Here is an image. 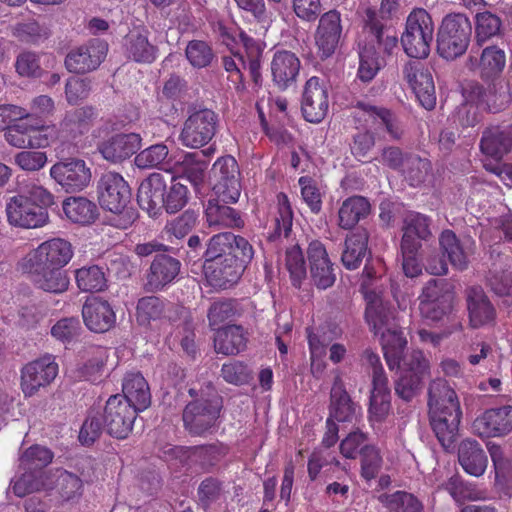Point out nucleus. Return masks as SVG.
<instances>
[{
    "label": "nucleus",
    "mask_w": 512,
    "mask_h": 512,
    "mask_svg": "<svg viewBox=\"0 0 512 512\" xmlns=\"http://www.w3.org/2000/svg\"><path fill=\"white\" fill-rule=\"evenodd\" d=\"M5 211L8 223L15 227L33 229L48 222L46 209L19 194L7 201Z\"/></svg>",
    "instance_id": "11"
},
{
    "label": "nucleus",
    "mask_w": 512,
    "mask_h": 512,
    "mask_svg": "<svg viewBox=\"0 0 512 512\" xmlns=\"http://www.w3.org/2000/svg\"><path fill=\"white\" fill-rule=\"evenodd\" d=\"M285 266L295 286H299L306 277V265L303 252L298 245H293L286 250Z\"/></svg>",
    "instance_id": "58"
},
{
    "label": "nucleus",
    "mask_w": 512,
    "mask_h": 512,
    "mask_svg": "<svg viewBox=\"0 0 512 512\" xmlns=\"http://www.w3.org/2000/svg\"><path fill=\"white\" fill-rule=\"evenodd\" d=\"M50 177L67 193L84 190L91 182L90 167L83 159L65 158L50 168Z\"/></svg>",
    "instance_id": "8"
},
{
    "label": "nucleus",
    "mask_w": 512,
    "mask_h": 512,
    "mask_svg": "<svg viewBox=\"0 0 512 512\" xmlns=\"http://www.w3.org/2000/svg\"><path fill=\"white\" fill-rule=\"evenodd\" d=\"M474 432L481 438L502 437L512 431V406L487 409L473 422Z\"/></svg>",
    "instance_id": "19"
},
{
    "label": "nucleus",
    "mask_w": 512,
    "mask_h": 512,
    "mask_svg": "<svg viewBox=\"0 0 512 512\" xmlns=\"http://www.w3.org/2000/svg\"><path fill=\"white\" fill-rule=\"evenodd\" d=\"M137 413L139 412L120 394L111 396L106 402L103 414L107 432L115 438H126L132 431Z\"/></svg>",
    "instance_id": "9"
},
{
    "label": "nucleus",
    "mask_w": 512,
    "mask_h": 512,
    "mask_svg": "<svg viewBox=\"0 0 512 512\" xmlns=\"http://www.w3.org/2000/svg\"><path fill=\"white\" fill-rule=\"evenodd\" d=\"M301 62L299 58L290 51H277L271 61V74L274 83L280 89L288 88L295 82L299 74Z\"/></svg>",
    "instance_id": "30"
},
{
    "label": "nucleus",
    "mask_w": 512,
    "mask_h": 512,
    "mask_svg": "<svg viewBox=\"0 0 512 512\" xmlns=\"http://www.w3.org/2000/svg\"><path fill=\"white\" fill-rule=\"evenodd\" d=\"M458 461L463 470L474 477L482 476L488 465V458L480 443L466 439L459 444Z\"/></svg>",
    "instance_id": "32"
},
{
    "label": "nucleus",
    "mask_w": 512,
    "mask_h": 512,
    "mask_svg": "<svg viewBox=\"0 0 512 512\" xmlns=\"http://www.w3.org/2000/svg\"><path fill=\"white\" fill-rule=\"evenodd\" d=\"M243 265L238 261V255L228 254L217 260L205 261L204 275L209 284L215 288H228L235 284L241 276Z\"/></svg>",
    "instance_id": "17"
},
{
    "label": "nucleus",
    "mask_w": 512,
    "mask_h": 512,
    "mask_svg": "<svg viewBox=\"0 0 512 512\" xmlns=\"http://www.w3.org/2000/svg\"><path fill=\"white\" fill-rule=\"evenodd\" d=\"M512 147L511 133L500 126L486 128L480 140V150L483 154L495 160H501Z\"/></svg>",
    "instance_id": "33"
},
{
    "label": "nucleus",
    "mask_w": 512,
    "mask_h": 512,
    "mask_svg": "<svg viewBox=\"0 0 512 512\" xmlns=\"http://www.w3.org/2000/svg\"><path fill=\"white\" fill-rule=\"evenodd\" d=\"M217 115L209 109L191 114L184 122L179 139L189 148H200L206 145L215 135Z\"/></svg>",
    "instance_id": "10"
},
{
    "label": "nucleus",
    "mask_w": 512,
    "mask_h": 512,
    "mask_svg": "<svg viewBox=\"0 0 512 512\" xmlns=\"http://www.w3.org/2000/svg\"><path fill=\"white\" fill-rule=\"evenodd\" d=\"M166 461L179 460L180 463L199 462L203 467L213 465L217 460V449L215 446H199V447H166L164 450Z\"/></svg>",
    "instance_id": "36"
},
{
    "label": "nucleus",
    "mask_w": 512,
    "mask_h": 512,
    "mask_svg": "<svg viewBox=\"0 0 512 512\" xmlns=\"http://www.w3.org/2000/svg\"><path fill=\"white\" fill-rule=\"evenodd\" d=\"M78 288L83 292H97L106 286L104 272L96 265L82 267L75 274Z\"/></svg>",
    "instance_id": "53"
},
{
    "label": "nucleus",
    "mask_w": 512,
    "mask_h": 512,
    "mask_svg": "<svg viewBox=\"0 0 512 512\" xmlns=\"http://www.w3.org/2000/svg\"><path fill=\"white\" fill-rule=\"evenodd\" d=\"M198 498L204 509H208L212 505L221 502L224 500L222 484L214 478L203 480L198 488Z\"/></svg>",
    "instance_id": "59"
},
{
    "label": "nucleus",
    "mask_w": 512,
    "mask_h": 512,
    "mask_svg": "<svg viewBox=\"0 0 512 512\" xmlns=\"http://www.w3.org/2000/svg\"><path fill=\"white\" fill-rule=\"evenodd\" d=\"M506 65V54L497 46L485 47L478 59L475 55H469L465 66L470 71L480 70L483 79L498 77Z\"/></svg>",
    "instance_id": "25"
},
{
    "label": "nucleus",
    "mask_w": 512,
    "mask_h": 512,
    "mask_svg": "<svg viewBox=\"0 0 512 512\" xmlns=\"http://www.w3.org/2000/svg\"><path fill=\"white\" fill-rule=\"evenodd\" d=\"M246 346L244 330L240 326L230 325L218 330L214 338L217 353L233 355L242 351Z\"/></svg>",
    "instance_id": "40"
},
{
    "label": "nucleus",
    "mask_w": 512,
    "mask_h": 512,
    "mask_svg": "<svg viewBox=\"0 0 512 512\" xmlns=\"http://www.w3.org/2000/svg\"><path fill=\"white\" fill-rule=\"evenodd\" d=\"M63 211L74 223L89 224L96 216V206L84 197H70L63 202Z\"/></svg>",
    "instance_id": "44"
},
{
    "label": "nucleus",
    "mask_w": 512,
    "mask_h": 512,
    "mask_svg": "<svg viewBox=\"0 0 512 512\" xmlns=\"http://www.w3.org/2000/svg\"><path fill=\"white\" fill-rule=\"evenodd\" d=\"M328 108L327 87L318 77L309 78L304 86L301 102L304 118L311 123H320L327 115Z\"/></svg>",
    "instance_id": "16"
},
{
    "label": "nucleus",
    "mask_w": 512,
    "mask_h": 512,
    "mask_svg": "<svg viewBox=\"0 0 512 512\" xmlns=\"http://www.w3.org/2000/svg\"><path fill=\"white\" fill-rule=\"evenodd\" d=\"M233 240L234 234L230 232L214 235L208 243L205 261H213L228 254H233Z\"/></svg>",
    "instance_id": "60"
},
{
    "label": "nucleus",
    "mask_w": 512,
    "mask_h": 512,
    "mask_svg": "<svg viewBox=\"0 0 512 512\" xmlns=\"http://www.w3.org/2000/svg\"><path fill=\"white\" fill-rule=\"evenodd\" d=\"M180 263L167 255L157 256L150 267L148 274V285L152 289H160L172 282L178 275Z\"/></svg>",
    "instance_id": "38"
},
{
    "label": "nucleus",
    "mask_w": 512,
    "mask_h": 512,
    "mask_svg": "<svg viewBox=\"0 0 512 512\" xmlns=\"http://www.w3.org/2000/svg\"><path fill=\"white\" fill-rule=\"evenodd\" d=\"M447 395L448 386L445 379H437L430 384L428 400L430 422L438 441L444 449L447 448L448 442Z\"/></svg>",
    "instance_id": "14"
},
{
    "label": "nucleus",
    "mask_w": 512,
    "mask_h": 512,
    "mask_svg": "<svg viewBox=\"0 0 512 512\" xmlns=\"http://www.w3.org/2000/svg\"><path fill=\"white\" fill-rule=\"evenodd\" d=\"M307 255L314 284L319 289H327L332 286L336 277L324 244L318 240H313L308 246Z\"/></svg>",
    "instance_id": "21"
},
{
    "label": "nucleus",
    "mask_w": 512,
    "mask_h": 512,
    "mask_svg": "<svg viewBox=\"0 0 512 512\" xmlns=\"http://www.w3.org/2000/svg\"><path fill=\"white\" fill-rule=\"evenodd\" d=\"M330 401V415L338 422H355L361 414V407L351 400L340 374L334 378Z\"/></svg>",
    "instance_id": "23"
},
{
    "label": "nucleus",
    "mask_w": 512,
    "mask_h": 512,
    "mask_svg": "<svg viewBox=\"0 0 512 512\" xmlns=\"http://www.w3.org/2000/svg\"><path fill=\"white\" fill-rule=\"evenodd\" d=\"M46 477H39V474L33 470H22L19 476H16L11 482V488L15 495L24 497L27 494L47 489Z\"/></svg>",
    "instance_id": "49"
},
{
    "label": "nucleus",
    "mask_w": 512,
    "mask_h": 512,
    "mask_svg": "<svg viewBox=\"0 0 512 512\" xmlns=\"http://www.w3.org/2000/svg\"><path fill=\"white\" fill-rule=\"evenodd\" d=\"M169 154L164 144H155L142 150L135 157V164L141 169L162 168Z\"/></svg>",
    "instance_id": "57"
},
{
    "label": "nucleus",
    "mask_w": 512,
    "mask_h": 512,
    "mask_svg": "<svg viewBox=\"0 0 512 512\" xmlns=\"http://www.w3.org/2000/svg\"><path fill=\"white\" fill-rule=\"evenodd\" d=\"M434 24L424 9H414L407 17L405 31L401 37L404 52L412 58H426L433 40Z\"/></svg>",
    "instance_id": "3"
},
{
    "label": "nucleus",
    "mask_w": 512,
    "mask_h": 512,
    "mask_svg": "<svg viewBox=\"0 0 512 512\" xmlns=\"http://www.w3.org/2000/svg\"><path fill=\"white\" fill-rule=\"evenodd\" d=\"M165 309V303L156 296H147L138 300L136 319L142 326H148L152 321L160 319Z\"/></svg>",
    "instance_id": "52"
},
{
    "label": "nucleus",
    "mask_w": 512,
    "mask_h": 512,
    "mask_svg": "<svg viewBox=\"0 0 512 512\" xmlns=\"http://www.w3.org/2000/svg\"><path fill=\"white\" fill-rule=\"evenodd\" d=\"M124 54L137 63H152L157 57V47L148 40V31L144 28L131 30L124 38Z\"/></svg>",
    "instance_id": "29"
},
{
    "label": "nucleus",
    "mask_w": 512,
    "mask_h": 512,
    "mask_svg": "<svg viewBox=\"0 0 512 512\" xmlns=\"http://www.w3.org/2000/svg\"><path fill=\"white\" fill-rule=\"evenodd\" d=\"M368 24H369V36L370 40L367 44L375 43L378 45L376 48L378 56L382 52L383 54L391 55L397 48L398 38L397 35L385 28L382 24L375 19V12L372 10L367 11Z\"/></svg>",
    "instance_id": "41"
},
{
    "label": "nucleus",
    "mask_w": 512,
    "mask_h": 512,
    "mask_svg": "<svg viewBox=\"0 0 512 512\" xmlns=\"http://www.w3.org/2000/svg\"><path fill=\"white\" fill-rule=\"evenodd\" d=\"M177 166L180 173L178 176L180 180L185 178L195 187L203 183L208 164L206 161L200 160L197 154H185L183 160L178 162Z\"/></svg>",
    "instance_id": "46"
},
{
    "label": "nucleus",
    "mask_w": 512,
    "mask_h": 512,
    "mask_svg": "<svg viewBox=\"0 0 512 512\" xmlns=\"http://www.w3.org/2000/svg\"><path fill=\"white\" fill-rule=\"evenodd\" d=\"M391 410V392L385 373L378 370L372 380L369 419L374 423L383 422Z\"/></svg>",
    "instance_id": "26"
},
{
    "label": "nucleus",
    "mask_w": 512,
    "mask_h": 512,
    "mask_svg": "<svg viewBox=\"0 0 512 512\" xmlns=\"http://www.w3.org/2000/svg\"><path fill=\"white\" fill-rule=\"evenodd\" d=\"M189 189L180 181L179 177L173 176L164 196V209L173 214L183 209L189 200Z\"/></svg>",
    "instance_id": "50"
},
{
    "label": "nucleus",
    "mask_w": 512,
    "mask_h": 512,
    "mask_svg": "<svg viewBox=\"0 0 512 512\" xmlns=\"http://www.w3.org/2000/svg\"><path fill=\"white\" fill-rule=\"evenodd\" d=\"M367 243L368 235L365 231L353 233L347 237L341 258L347 269L353 270L359 267L367 253Z\"/></svg>",
    "instance_id": "43"
},
{
    "label": "nucleus",
    "mask_w": 512,
    "mask_h": 512,
    "mask_svg": "<svg viewBox=\"0 0 512 512\" xmlns=\"http://www.w3.org/2000/svg\"><path fill=\"white\" fill-rule=\"evenodd\" d=\"M107 44L99 39L91 40L88 44L71 51L65 60L70 72L85 73L96 69L106 56Z\"/></svg>",
    "instance_id": "20"
},
{
    "label": "nucleus",
    "mask_w": 512,
    "mask_h": 512,
    "mask_svg": "<svg viewBox=\"0 0 512 512\" xmlns=\"http://www.w3.org/2000/svg\"><path fill=\"white\" fill-rule=\"evenodd\" d=\"M366 320L376 334L381 335L384 358L390 370L399 367L407 340L403 332L391 321L395 319L394 310L389 306L383 295L374 291L366 292Z\"/></svg>",
    "instance_id": "1"
},
{
    "label": "nucleus",
    "mask_w": 512,
    "mask_h": 512,
    "mask_svg": "<svg viewBox=\"0 0 512 512\" xmlns=\"http://www.w3.org/2000/svg\"><path fill=\"white\" fill-rule=\"evenodd\" d=\"M108 350L100 346L86 348L82 355V363L78 368L79 377L88 381H97L103 373Z\"/></svg>",
    "instance_id": "37"
},
{
    "label": "nucleus",
    "mask_w": 512,
    "mask_h": 512,
    "mask_svg": "<svg viewBox=\"0 0 512 512\" xmlns=\"http://www.w3.org/2000/svg\"><path fill=\"white\" fill-rule=\"evenodd\" d=\"M469 325L481 328L493 325L497 318V310L488 295L480 286H470L465 290Z\"/></svg>",
    "instance_id": "18"
},
{
    "label": "nucleus",
    "mask_w": 512,
    "mask_h": 512,
    "mask_svg": "<svg viewBox=\"0 0 512 512\" xmlns=\"http://www.w3.org/2000/svg\"><path fill=\"white\" fill-rule=\"evenodd\" d=\"M58 364L51 355L29 362L21 370V389L26 397L35 395L56 378Z\"/></svg>",
    "instance_id": "12"
},
{
    "label": "nucleus",
    "mask_w": 512,
    "mask_h": 512,
    "mask_svg": "<svg viewBox=\"0 0 512 512\" xmlns=\"http://www.w3.org/2000/svg\"><path fill=\"white\" fill-rule=\"evenodd\" d=\"M486 286L497 297L512 295V272L509 269L492 268L486 275Z\"/></svg>",
    "instance_id": "55"
},
{
    "label": "nucleus",
    "mask_w": 512,
    "mask_h": 512,
    "mask_svg": "<svg viewBox=\"0 0 512 512\" xmlns=\"http://www.w3.org/2000/svg\"><path fill=\"white\" fill-rule=\"evenodd\" d=\"M166 181L160 173H153L140 184L137 201L149 216H158L164 208Z\"/></svg>",
    "instance_id": "22"
},
{
    "label": "nucleus",
    "mask_w": 512,
    "mask_h": 512,
    "mask_svg": "<svg viewBox=\"0 0 512 512\" xmlns=\"http://www.w3.org/2000/svg\"><path fill=\"white\" fill-rule=\"evenodd\" d=\"M472 24L463 13H450V58L460 57L471 41Z\"/></svg>",
    "instance_id": "34"
},
{
    "label": "nucleus",
    "mask_w": 512,
    "mask_h": 512,
    "mask_svg": "<svg viewBox=\"0 0 512 512\" xmlns=\"http://www.w3.org/2000/svg\"><path fill=\"white\" fill-rule=\"evenodd\" d=\"M223 66L229 73V80L235 83V89L242 91L245 89L243 84L242 68H246L244 55L240 52H232L231 56L223 57Z\"/></svg>",
    "instance_id": "62"
},
{
    "label": "nucleus",
    "mask_w": 512,
    "mask_h": 512,
    "mask_svg": "<svg viewBox=\"0 0 512 512\" xmlns=\"http://www.w3.org/2000/svg\"><path fill=\"white\" fill-rule=\"evenodd\" d=\"M402 73L419 103L427 110L434 108L435 85L429 69L422 62L409 61L404 65Z\"/></svg>",
    "instance_id": "13"
},
{
    "label": "nucleus",
    "mask_w": 512,
    "mask_h": 512,
    "mask_svg": "<svg viewBox=\"0 0 512 512\" xmlns=\"http://www.w3.org/2000/svg\"><path fill=\"white\" fill-rule=\"evenodd\" d=\"M213 191L223 202L238 201L242 185L241 173L236 159L230 155L216 160L212 166Z\"/></svg>",
    "instance_id": "6"
},
{
    "label": "nucleus",
    "mask_w": 512,
    "mask_h": 512,
    "mask_svg": "<svg viewBox=\"0 0 512 512\" xmlns=\"http://www.w3.org/2000/svg\"><path fill=\"white\" fill-rule=\"evenodd\" d=\"M431 166L427 159L417 155H408L403 162L402 174L411 186H417L425 181Z\"/></svg>",
    "instance_id": "54"
},
{
    "label": "nucleus",
    "mask_w": 512,
    "mask_h": 512,
    "mask_svg": "<svg viewBox=\"0 0 512 512\" xmlns=\"http://www.w3.org/2000/svg\"><path fill=\"white\" fill-rule=\"evenodd\" d=\"M96 117L92 107H81L66 112L59 123L58 137L63 140H74L87 133Z\"/></svg>",
    "instance_id": "28"
},
{
    "label": "nucleus",
    "mask_w": 512,
    "mask_h": 512,
    "mask_svg": "<svg viewBox=\"0 0 512 512\" xmlns=\"http://www.w3.org/2000/svg\"><path fill=\"white\" fill-rule=\"evenodd\" d=\"M341 14L337 10L324 13L315 32V44L321 59L329 58L336 51L342 36Z\"/></svg>",
    "instance_id": "15"
},
{
    "label": "nucleus",
    "mask_w": 512,
    "mask_h": 512,
    "mask_svg": "<svg viewBox=\"0 0 512 512\" xmlns=\"http://www.w3.org/2000/svg\"><path fill=\"white\" fill-rule=\"evenodd\" d=\"M121 395L138 412L147 409L151 404V393L148 382L139 372L127 373L123 379Z\"/></svg>",
    "instance_id": "31"
},
{
    "label": "nucleus",
    "mask_w": 512,
    "mask_h": 512,
    "mask_svg": "<svg viewBox=\"0 0 512 512\" xmlns=\"http://www.w3.org/2000/svg\"><path fill=\"white\" fill-rule=\"evenodd\" d=\"M19 269L23 273L30 274L35 285L44 291L62 293L68 288L69 280L61 268L41 267L34 270V268L19 267Z\"/></svg>",
    "instance_id": "35"
},
{
    "label": "nucleus",
    "mask_w": 512,
    "mask_h": 512,
    "mask_svg": "<svg viewBox=\"0 0 512 512\" xmlns=\"http://www.w3.org/2000/svg\"><path fill=\"white\" fill-rule=\"evenodd\" d=\"M220 411L221 403L216 396L197 398L183 411L184 426L191 434L203 435L215 426Z\"/></svg>",
    "instance_id": "7"
},
{
    "label": "nucleus",
    "mask_w": 512,
    "mask_h": 512,
    "mask_svg": "<svg viewBox=\"0 0 512 512\" xmlns=\"http://www.w3.org/2000/svg\"><path fill=\"white\" fill-rule=\"evenodd\" d=\"M99 203L109 210L112 215L108 223L119 229H127L138 217L136 210L127 207L131 199V191L118 173L107 172L102 175L98 183Z\"/></svg>",
    "instance_id": "2"
},
{
    "label": "nucleus",
    "mask_w": 512,
    "mask_h": 512,
    "mask_svg": "<svg viewBox=\"0 0 512 512\" xmlns=\"http://www.w3.org/2000/svg\"><path fill=\"white\" fill-rule=\"evenodd\" d=\"M380 501L392 512H421L422 509L413 495L401 491L382 495Z\"/></svg>",
    "instance_id": "56"
},
{
    "label": "nucleus",
    "mask_w": 512,
    "mask_h": 512,
    "mask_svg": "<svg viewBox=\"0 0 512 512\" xmlns=\"http://www.w3.org/2000/svg\"><path fill=\"white\" fill-rule=\"evenodd\" d=\"M370 213V203L362 196L349 197L338 211V224L343 229H352Z\"/></svg>",
    "instance_id": "39"
},
{
    "label": "nucleus",
    "mask_w": 512,
    "mask_h": 512,
    "mask_svg": "<svg viewBox=\"0 0 512 512\" xmlns=\"http://www.w3.org/2000/svg\"><path fill=\"white\" fill-rule=\"evenodd\" d=\"M359 58L357 76L363 82H370L383 65V61L378 56L376 46L365 44L359 52Z\"/></svg>",
    "instance_id": "47"
},
{
    "label": "nucleus",
    "mask_w": 512,
    "mask_h": 512,
    "mask_svg": "<svg viewBox=\"0 0 512 512\" xmlns=\"http://www.w3.org/2000/svg\"><path fill=\"white\" fill-rule=\"evenodd\" d=\"M474 245L471 238L459 240L456 234L450 230V265L460 271L467 269L468 257L474 252Z\"/></svg>",
    "instance_id": "51"
},
{
    "label": "nucleus",
    "mask_w": 512,
    "mask_h": 512,
    "mask_svg": "<svg viewBox=\"0 0 512 512\" xmlns=\"http://www.w3.org/2000/svg\"><path fill=\"white\" fill-rule=\"evenodd\" d=\"M53 459L52 452L43 446L34 445L29 447L20 457L21 470H33L39 474V477H46L44 472L46 467Z\"/></svg>",
    "instance_id": "45"
},
{
    "label": "nucleus",
    "mask_w": 512,
    "mask_h": 512,
    "mask_svg": "<svg viewBox=\"0 0 512 512\" xmlns=\"http://www.w3.org/2000/svg\"><path fill=\"white\" fill-rule=\"evenodd\" d=\"M241 42L248 57V69L250 76L255 85H260L262 80L260 73V47L252 38L243 34H241Z\"/></svg>",
    "instance_id": "61"
},
{
    "label": "nucleus",
    "mask_w": 512,
    "mask_h": 512,
    "mask_svg": "<svg viewBox=\"0 0 512 512\" xmlns=\"http://www.w3.org/2000/svg\"><path fill=\"white\" fill-rule=\"evenodd\" d=\"M87 328L96 333L108 331L115 324L116 316L110 304L97 297L89 298L82 308Z\"/></svg>",
    "instance_id": "24"
},
{
    "label": "nucleus",
    "mask_w": 512,
    "mask_h": 512,
    "mask_svg": "<svg viewBox=\"0 0 512 512\" xmlns=\"http://www.w3.org/2000/svg\"><path fill=\"white\" fill-rule=\"evenodd\" d=\"M73 256L71 244L62 238H53L28 252L19 262V267L30 269L41 267L63 268Z\"/></svg>",
    "instance_id": "5"
},
{
    "label": "nucleus",
    "mask_w": 512,
    "mask_h": 512,
    "mask_svg": "<svg viewBox=\"0 0 512 512\" xmlns=\"http://www.w3.org/2000/svg\"><path fill=\"white\" fill-rule=\"evenodd\" d=\"M361 456L362 476L367 480L375 478L382 464V458L378 449H376L374 446H365L361 450Z\"/></svg>",
    "instance_id": "64"
},
{
    "label": "nucleus",
    "mask_w": 512,
    "mask_h": 512,
    "mask_svg": "<svg viewBox=\"0 0 512 512\" xmlns=\"http://www.w3.org/2000/svg\"><path fill=\"white\" fill-rule=\"evenodd\" d=\"M140 146L139 134H117L101 143L99 151L107 161L118 163L132 156Z\"/></svg>",
    "instance_id": "27"
},
{
    "label": "nucleus",
    "mask_w": 512,
    "mask_h": 512,
    "mask_svg": "<svg viewBox=\"0 0 512 512\" xmlns=\"http://www.w3.org/2000/svg\"><path fill=\"white\" fill-rule=\"evenodd\" d=\"M502 21L491 12H482L477 14L475 40L478 47L483 46L485 42L499 36L501 33Z\"/></svg>",
    "instance_id": "48"
},
{
    "label": "nucleus",
    "mask_w": 512,
    "mask_h": 512,
    "mask_svg": "<svg viewBox=\"0 0 512 512\" xmlns=\"http://www.w3.org/2000/svg\"><path fill=\"white\" fill-rule=\"evenodd\" d=\"M205 216L209 227L217 229L224 227H240L243 224L239 214L233 208L220 205L214 200L208 201Z\"/></svg>",
    "instance_id": "42"
},
{
    "label": "nucleus",
    "mask_w": 512,
    "mask_h": 512,
    "mask_svg": "<svg viewBox=\"0 0 512 512\" xmlns=\"http://www.w3.org/2000/svg\"><path fill=\"white\" fill-rule=\"evenodd\" d=\"M186 57L195 68L208 66L213 59L211 48L203 41H191L186 48Z\"/></svg>",
    "instance_id": "63"
},
{
    "label": "nucleus",
    "mask_w": 512,
    "mask_h": 512,
    "mask_svg": "<svg viewBox=\"0 0 512 512\" xmlns=\"http://www.w3.org/2000/svg\"><path fill=\"white\" fill-rule=\"evenodd\" d=\"M400 375L395 384V391L399 397L409 401L422 388L425 380L430 376V361L419 349L406 352L401 358Z\"/></svg>",
    "instance_id": "4"
}]
</instances>
